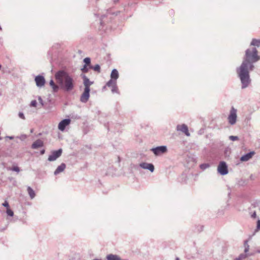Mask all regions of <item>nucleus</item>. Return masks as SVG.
Instances as JSON below:
<instances>
[{
	"instance_id": "1",
	"label": "nucleus",
	"mask_w": 260,
	"mask_h": 260,
	"mask_svg": "<svg viewBox=\"0 0 260 260\" xmlns=\"http://www.w3.org/2000/svg\"><path fill=\"white\" fill-rule=\"evenodd\" d=\"M260 59L258 51L256 48L248 49L245 51L243 60L239 68L237 69V73L242 84V88L247 87L251 82L249 72L253 70L254 63Z\"/></svg>"
},
{
	"instance_id": "2",
	"label": "nucleus",
	"mask_w": 260,
	"mask_h": 260,
	"mask_svg": "<svg viewBox=\"0 0 260 260\" xmlns=\"http://www.w3.org/2000/svg\"><path fill=\"white\" fill-rule=\"evenodd\" d=\"M55 79L61 89L67 92L72 91L75 82L71 75L64 70H59L54 75Z\"/></svg>"
},
{
	"instance_id": "3",
	"label": "nucleus",
	"mask_w": 260,
	"mask_h": 260,
	"mask_svg": "<svg viewBox=\"0 0 260 260\" xmlns=\"http://www.w3.org/2000/svg\"><path fill=\"white\" fill-rule=\"evenodd\" d=\"M151 151L156 156H160L167 152L168 149L166 146H160L152 148Z\"/></svg>"
},
{
	"instance_id": "4",
	"label": "nucleus",
	"mask_w": 260,
	"mask_h": 260,
	"mask_svg": "<svg viewBox=\"0 0 260 260\" xmlns=\"http://www.w3.org/2000/svg\"><path fill=\"white\" fill-rule=\"evenodd\" d=\"M237 110L232 107L230 111V115L228 117L229 123L231 125L235 124L237 121Z\"/></svg>"
},
{
	"instance_id": "5",
	"label": "nucleus",
	"mask_w": 260,
	"mask_h": 260,
	"mask_svg": "<svg viewBox=\"0 0 260 260\" xmlns=\"http://www.w3.org/2000/svg\"><path fill=\"white\" fill-rule=\"evenodd\" d=\"M244 253L241 254L238 257L236 258L234 260H242L245 259L247 256L251 254L248 253L249 246L248 244V241H245L244 243Z\"/></svg>"
},
{
	"instance_id": "6",
	"label": "nucleus",
	"mask_w": 260,
	"mask_h": 260,
	"mask_svg": "<svg viewBox=\"0 0 260 260\" xmlns=\"http://www.w3.org/2000/svg\"><path fill=\"white\" fill-rule=\"evenodd\" d=\"M217 171L221 175H225L228 173V166L224 161L220 162Z\"/></svg>"
},
{
	"instance_id": "7",
	"label": "nucleus",
	"mask_w": 260,
	"mask_h": 260,
	"mask_svg": "<svg viewBox=\"0 0 260 260\" xmlns=\"http://www.w3.org/2000/svg\"><path fill=\"white\" fill-rule=\"evenodd\" d=\"M62 152V150L61 149L52 151L51 154L49 156L48 160L49 161H53L55 160L57 158L61 156Z\"/></svg>"
},
{
	"instance_id": "8",
	"label": "nucleus",
	"mask_w": 260,
	"mask_h": 260,
	"mask_svg": "<svg viewBox=\"0 0 260 260\" xmlns=\"http://www.w3.org/2000/svg\"><path fill=\"white\" fill-rule=\"evenodd\" d=\"M89 92L90 88L88 87L84 88V91L80 96V101L81 102L85 103L88 101L89 98Z\"/></svg>"
},
{
	"instance_id": "9",
	"label": "nucleus",
	"mask_w": 260,
	"mask_h": 260,
	"mask_svg": "<svg viewBox=\"0 0 260 260\" xmlns=\"http://www.w3.org/2000/svg\"><path fill=\"white\" fill-rule=\"evenodd\" d=\"M35 81L36 83V85L38 87H42L44 86L45 83V79L43 76L38 75L35 77Z\"/></svg>"
},
{
	"instance_id": "10",
	"label": "nucleus",
	"mask_w": 260,
	"mask_h": 260,
	"mask_svg": "<svg viewBox=\"0 0 260 260\" xmlns=\"http://www.w3.org/2000/svg\"><path fill=\"white\" fill-rule=\"evenodd\" d=\"M71 123L70 119H64L61 120L58 124V128L60 131L63 132L67 126L69 125Z\"/></svg>"
},
{
	"instance_id": "11",
	"label": "nucleus",
	"mask_w": 260,
	"mask_h": 260,
	"mask_svg": "<svg viewBox=\"0 0 260 260\" xmlns=\"http://www.w3.org/2000/svg\"><path fill=\"white\" fill-rule=\"evenodd\" d=\"M176 129L177 131H181L182 133H184L185 135L187 136H190V134L188 132V127L185 124L178 125L176 127Z\"/></svg>"
},
{
	"instance_id": "12",
	"label": "nucleus",
	"mask_w": 260,
	"mask_h": 260,
	"mask_svg": "<svg viewBox=\"0 0 260 260\" xmlns=\"http://www.w3.org/2000/svg\"><path fill=\"white\" fill-rule=\"evenodd\" d=\"M140 166L143 169L149 170L151 172H153L154 170V166L152 164L142 162L140 164Z\"/></svg>"
},
{
	"instance_id": "13",
	"label": "nucleus",
	"mask_w": 260,
	"mask_h": 260,
	"mask_svg": "<svg viewBox=\"0 0 260 260\" xmlns=\"http://www.w3.org/2000/svg\"><path fill=\"white\" fill-rule=\"evenodd\" d=\"M43 142L41 140L38 139L32 143L31 145V148L34 149H38L39 148L43 147Z\"/></svg>"
},
{
	"instance_id": "14",
	"label": "nucleus",
	"mask_w": 260,
	"mask_h": 260,
	"mask_svg": "<svg viewBox=\"0 0 260 260\" xmlns=\"http://www.w3.org/2000/svg\"><path fill=\"white\" fill-rule=\"evenodd\" d=\"M254 152H250L249 153H247V154L243 155L241 158L240 160L242 161H246L249 160L253 155Z\"/></svg>"
},
{
	"instance_id": "15",
	"label": "nucleus",
	"mask_w": 260,
	"mask_h": 260,
	"mask_svg": "<svg viewBox=\"0 0 260 260\" xmlns=\"http://www.w3.org/2000/svg\"><path fill=\"white\" fill-rule=\"evenodd\" d=\"M66 165L64 163H62L60 166H59L55 171L54 172V174L55 175H57V174L63 172L66 169Z\"/></svg>"
},
{
	"instance_id": "16",
	"label": "nucleus",
	"mask_w": 260,
	"mask_h": 260,
	"mask_svg": "<svg viewBox=\"0 0 260 260\" xmlns=\"http://www.w3.org/2000/svg\"><path fill=\"white\" fill-rule=\"evenodd\" d=\"M111 79L116 81L119 77V74L116 69H113L111 73Z\"/></svg>"
},
{
	"instance_id": "17",
	"label": "nucleus",
	"mask_w": 260,
	"mask_h": 260,
	"mask_svg": "<svg viewBox=\"0 0 260 260\" xmlns=\"http://www.w3.org/2000/svg\"><path fill=\"white\" fill-rule=\"evenodd\" d=\"M84 85L85 88L88 87L90 88V85L92 84V82H90L88 78H87L85 76H84Z\"/></svg>"
},
{
	"instance_id": "18",
	"label": "nucleus",
	"mask_w": 260,
	"mask_h": 260,
	"mask_svg": "<svg viewBox=\"0 0 260 260\" xmlns=\"http://www.w3.org/2000/svg\"><path fill=\"white\" fill-rule=\"evenodd\" d=\"M27 190L30 199H34L36 196L35 191L30 186L27 187Z\"/></svg>"
},
{
	"instance_id": "19",
	"label": "nucleus",
	"mask_w": 260,
	"mask_h": 260,
	"mask_svg": "<svg viewBox=\"0 0 260 260\" xmlns=\"http://www.w3.org/2000/svg\"><path fill=\"white\" fill-rule=\"evenodd\" d=\"M119 256L116 254H109L107 255V260H118Z\"/></svg>"
},
{
	"instance_id": "20",
	"label": "nucleus",
	"mask_w": 260,
	"mask_h": 260,
	"mask_svg": "<svg viewBox=\"0 0 260 260\" xmlns=\"http://www.w3.org/2000/svg\"><path fill=\"white\" fill-rule=\"evenodd\" d=\"M251 45L256 46V47H259L260 46V39L259 40H256V39H253L252 42L250 44Z\"/></svg>"
},
{
	"instance_id": "21",
	"label": "nucleus",
	"mask_w": 260,
	"mask_h": 260,
	"mask_svg": "<svg viewBox=\"0 0 260 260\" xmlns=\"http://www.w3.org/2000/svg\"><path fill=\"white\" fill-rule=\"evenodd\" d=\"M89 68L90 69H92L94 71H96L98 73H100L101 72V67L99 64H97L94 66H90Z\"/></svg>"
},
{
	"instance_id": "22",
	"label": "nucleus",
	"mask_w": 260,
	"mask_h": 260,
	"mask_svg": "<svg viewBox=\"0 0 260 260\" xmlns=\"http://www.w3.org/2000/svg\"><path fill=\"white\" fill-rule=\"evenodd\" d=\"M116 84V81L113 80L112 79L110 80L106 84V86L108 87H112L113 86Z\"/></svg>"
},
{
	"instance_id": "23",
	"label": "nucleus",
	"mask_w": 260,
	"mask_h": 260,
	"mask_svg": "<svg viewBox=\"0 0 260 260\" xmlns=\"http://www.w3.org/2000/svg\"><path fill=\"white\" fill-rule=\"evenodd\" d=\"M84 62L85 63L86 66H90V58L89 57H86L83 60Z\"/></svg>"
},
{
	"instance_id": "24",
	"label": "nucleus",
	"mask_w": 260,
	"mask_h": 260,
	"mask_svg": "<svg viewBox=\"0 0 260 260\" xmlns=\"http://www.w3.org/2000/svg\"><path fill=\"white\" fill-rule=\"evenodd\" d=\"M111 91L112 93H118V89L116 85V84L113 86L111 89Z\"/></svg>"
},
{
	"instance_id": "25",
	"label": "nucleus",
	"mask_w": 260,
	"mask_h": 260,
	"mask_svg": "<svg viewBox=\"0 0 260 260\" xmlns=\"http://www.w3.org/2000/svg\"><path fill=\"white\" fill-rule=\"evenodd\" d=\"M209 166L208 164H203L200 165V167L202 170H204L209 168Z\"/></svg>"
},
{
	"instance_id": "26",
	"label": "nucleus",
	"mask_w": 260,
	"mask_h": 260,
	"mask_svg": "<svg viewBox=\"0 0 260 260\" xmlns=\"http://www.w3.org/2000/svg\"><path fill=\"white\" fill-rule=\"evenodd\" d=\"M6 213L8 216H13L14 215L13 211L10 208L7 209Z\"/></svg>"
},
{
	"instance_id": "27",
	"label": "nucleus",
	"mask_w": 260,
	"mask_h": 260,
	"mask_svg": "<svg viewBox=\"0 0 260 260\" xmlns=\"http://www.w3.org/2000/svg\"><path fill=\"white\" fill-rule=\"evenodd\" d=\"M10 170H11V171H15V172H16L17 173H19L20 172L19 168L18 167H17V166L13 167L12 168L10 169Z\"/></svg>"
},
{
	"instance_id": "28",
	"label": "nucleus",
	"mask_w": 260,
	"mask_h": 260,
	"mask_svg": "<svg viewBox=\"0 0 260 260\" xmlns=\"http://www.w3.org/2000/svg\"><path fill=\"white\" fill-rule=\"evenodd\" d=\"M229 139L234 141L239 140V138L237 136H230L229 137Z\"/></svg>"
},
{
	"instance_id": "29",
	"label": "nucleus",
	"mask_w": 260,
	"mask_h": 260,
	"mask_svg": "<svg viewBox=\"0 0 260 260\" xmlns=\"http://www.w3.org/2000/svg\"><path fill=\"white\" fill-rule=\"evenodd\" d=\"M51 87L54 92H57L59 89V86L56 84Z\"/></svg>"
},
{
	"instance_id": "30",
	"label": "nucleus",
	"mask_w": 260,
	"mask_h": 260,
	"mask_svg": "<svg viewBox=\"0 0 260 260\" xmlns=\"http://www.w3.org/2000/svg\"><path fill=\"white\" fill-rule=\"evenodd\" d=\"M37 101L36 100H33L31 102L30 105L31 107H36L37 106Z\"/></svg>"
},
{
	"instance_id": "31",
	"label": "nucleus",
	"mask_w": 260,
	"mask_h": 260,
	"mask_svg": "<svg viewBox=\"0 0 260 260\" xmlns=\"http://www.w3.org/2000/svg\"><path fill=\"white\" fill-rule=\"evenodd\" d=\"M2 205L5 207H6L7 209L9 208V205L7 201H5L4 203H3Z\"/></svg>"
},
{
	"instance_id": "32",
	"label": "nucleus",
	"mask_w": 260,
	"mask_h": 260,
	"mask_svg": "<svg viewBox=\"0 0 260 260\" xmlns=\"http://www.w3.org/2000/svg\"><path fill=\"white\" fill-rule=\"evenodd\" d=\"M260 230V220L258 219L257 221V224H256V231H259Z\"/></svg>"
},
{
	"instance_id": "33",
	"label": "nucleus",
	"mask_w": 260,
	"mask_h": 260,
	"mask_svg": "<svg viewBox=\"0 0 260 260\" xmlns=\"http://www.w3.org/2000/svg\"><path fill=\"white\" fill-rule=\"evenodd\" d=\"M81 70L83 72L86 73L88 71V69L87 68V66H86V64H85L84 66V67H83V68H82Z\"/></svg>"
},
{
	"instance_id": "34",
	"label": "nucleus",
	"mask_w": 260,
	"mask_h": 260,
	"mask_svg": "<svg viewBox=\"0 0 260 260\" xmlns=\"http://www.w3.org/2000/svg\"><path fill=\"white\" fill-rule=\"evenodd\" d=\"M18 115H19V117L20 118H21L22 119H25L24 115V114L22 112H19V114H18Z\"/></svg>"
},
{
	"instance_id": "35",
	"label": "nucleus",
	"mask_w": 260,
	"mask_h": 260,
	"mask_svg": "<svg viewBox=\"0 0 260 260\" xmlns=\"http://www.w3.org/2000/svg\"><path fill=\"white\" fill-rule=\"evenodd\" d=\"M38 100L39 101V103L41 104L42 106H44L43 101L41 96L38 97Z\"/></svg>"
},
{
	"instance_id": "36",
	"label": "nucleus",
	"mask_w": 260,
	"mask_h": 260,
	"mask_svg": "<svg viewBox=\"0 0 260 260\" xmlns=\"http://www.w3.org/2000/svg\"><path fill=\"white\" fill-rule=\"evenodd\" d=\"M49 84H50V86H51V87H52V86H53L54 85H55V83H54V82L53 81V80H51L50 81Z\"/></svg>"
},
{
	"instance_id": "37",
	"label": "nucleus",
	"mask_w": 260,
	"mask_h": 260,
	"mask_svg": "<svg viewBox=\"0 0 260 260\" xmlns=\"http://www.w3.org/2000/svg\"><path fill=\"white\" fill-rule=\"evenodd\" d=\"M251 217L253 218H255L256 217V214L255 212H254L251 215Z\"/></svg>"
},
{
	"instance_id": "38",
	"label": "nucleus",
	"mask_w": 260,
	"mask_h": 260,
	"mask_svg": "<svg viewBox=\"0 0 260 260\" xmlns=\"http://www.w3.org/2000/svg\"><path fill=\"white\" fill-rule=\"evenodd\" d=\"M45 150H44V149L42 150L41 151V154H44V153H45Z\"/></svg>"
},
{
	"instance_id": "39",
	"label": "nucleus",
	"mask_w": 260,
	"mask_h": 260,
	"mask_svg": "<svg viewBox=\"0 0 260 260\" xmlns=\"http://www.w3.org/2000/svg\"><path fill=\"white\" fill-rule=\"evenodd\" d=\"M8 138L9 139H10V140H12L14 139V137H13V136H9V137H8Z\"/></svg>"
},
{
	"instance_id": "40",
	"label": "nucleus",
	"mask_w": 260,
	"mask_h": 260,
	"mask_svg": "<svg viewBox=\"0 0 260 260\" xmlns=\"http://www.w3.org/2000/svg\"><path fill=\"white\" fill-rule=\"evenodd\" d=\"M118 260H127V259H122L120 258V257L119 256V259Z\"/></svg>"
},
{
	"instance_id": "41",
	"label": "nucleus",
	"mask_w": 260,
	"mask_h": 260,
	"mask_svg": "<svg viewBox=\"0 0 260 260\" xmlns=\"http://www.w3.org/2000/svg\"><path fill=\"white\" fill-rule=\"evenodd\" d=\"M93 260H102V259H98V258H95V259H93Z\"/></svg>"
},
{
	"instance_id": "42",
	"label": "nucleus",
	"mask_w": 260,
	"mask_h": 260,
	"mask_svg": "<svg viewBox=\"0 0 260 260\" xmlns=\"http://www.w3.org/2000/svg\"><path fill=\"white\" fill-rule=\"evenodd\" d=\"M176 260H180V259H179V258L178 257H177V258H176Z\"/></svg>"
},
{
	"instance_id": "43",
	"label": "nucleus",
	"mask_w": 260,
	"mask_h": 260,
	"mask_svg": "<svg viewBox=\"0 0 260 260\" xmlns=\"http://www.w3.org/2000/svg\"><path fill=\"white\" fill-rule=\"evenodd\" d=\"M1 29H2V27L0 26V30H1Z\"/></svg>"
},
{
	"instance_id": "44",
	"label": "nucleus",
	"mask_w": 260,
	"mask_h": 260,
	"mask_svg": "<svg viewBox=\"0 0 260 260\" xmlns=\"http://www.w3.org/2000/svg\"><path fill=\"white\" fill-rule=\"evenodd\" d=\"M258 252H259V253H260V250L258 251Z\"/></svg>"
}]
</instances>
